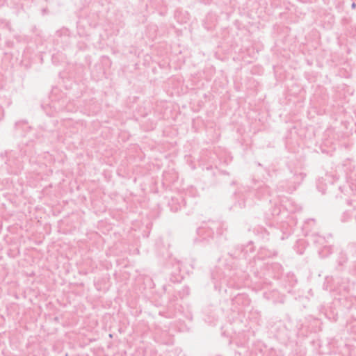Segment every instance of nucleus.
<instances>
[{
  "label": "nucleus",
  "mask_w": 356,
  "mask_h": 356,
  "mask_svg": "<svg viewBox=\"0 0 356 356\" xmlns=\"http://www.w3.org/2000/svg\"><path fill=\"white\" fill-rule=\"evenodd\" d=\"M351 7H352L353 8H355L356 7L355 3H352Z\"/></svg>",
  "instance_id": "nucleus-1"
}]
</instances>
